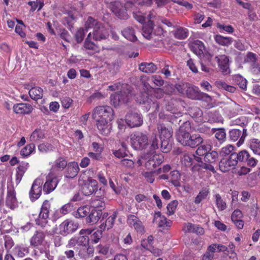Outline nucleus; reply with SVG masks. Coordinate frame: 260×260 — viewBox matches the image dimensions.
<instances>
[{
  "label": "nucleus",
  "instance_id": "f257e3e1",
  "mask_svg": "<svg viewBox=\"0 0 260 260\" xmlns=\"http://www.w3.org/2000/svg\"><path fill=\"white\" fill-rule=\"evenodd\" d=\"M157 129L160 140V150L167 153L171 149V139L173 135V129L170 126H166L163 123L157 124Z\"/></svg>",
  "mask_w": 260,
  "mask_h": 260
},
{
  "label": "nucleus",
  "instance_id": "f03ea898",
  "mask_svg": "<svg viewBox=\"0 0 260 260\" xmlns=\"http://www.w3.org/2000/svg\"><path fill=\"white\" fill-rule=\"evenodd\" d=\"M92 117L95 120L112 121L114 117V112L110 106H98L93 109Z\"/></svg>",
  "mask_w": 260,
  "mask_h": 260
},
{
  "label": "nucleus",
  "instance_id": "7ed1b4c3",
  "mask_svg": "<svg viewBox=\"0 0 260 260\" xmlns=\"http://www.w3.org/2000/svg\"><path fill=\"white\" fill-rule=\"evenodd\" d=\"M143 159L145 161V168L153 171H154V169L164 161V158L161 155L153 153L146 154Z\"/></svg>",
  "mask_w": 260,
  "mask_h": 260
},
{
  "label": "nucleus",
  "instance_id": "20e7f679",
  "mask_svg": "<svg viewBox=\"0 0 260 260\" xmlns=\"http://www.w3.org/2000/svg\"><path fill=\"white\" fill-rule=\"evenodd\" d=\"M90 234V232L89 230L82 229L80 231V236L72 238L67 245V247L72 248L76 246H87L89 244V237L87 235H84L85 234Z\"/></svg>",
  "mask_w": 260,
  "mask_h": 260
},
{
  "label": "nucleus",
  "instance_id": "39448f33",
  "mask_svg": "<svg viewBox=\"0 0 260 260\" xmlns=\"http://www.w3.org/2000/svg\"><path fill=\"white\" fill-rule=\"evenodd\" d=\"M131 144L133 148L136 150L145 149L148 145V137L146 134L137 132L131 135Z\"/></svg>",
  "mask_w": 260,
  "mask_h": 260
},
{
  "label": "nucleus",
  "instance_id": "423d86ee",
  "mask_svg": "<svg viewBox=\"0 0 260 260\" xmlns=\"http://www.w3.org/2000/svg\"><path fill=\"white\" fill-rule=\"evenodd\" d=\"M237 153H232L228 158H223L219 163V170L222 172H226L235 168L238 164Z\"/></svg>",
  "mask_w": 260,
  "mask_h": 260
},
{
  "label": "nucleus",
  "instance_id": "0eeeda50",
  "mask_svg": "<svg viewBox=\"0 0 260 260\" xmlns=\"http://www.w3.org/2000/svg\"><path fill=\"white\" fill-rule=\"evenodd\" d=\"M78 228V223L71 219H67L58 226V233L63 236H66L74 233Z\"/></svg>",
  "mask_w": 260,
  "mask_h": 260
},
{
  "label": "nucleus",
  "instance_id": "6e6552de",
  "mask_svg": "<svg viewBox=\"0 0 260 260\" xmlns=\"http://www.w3.org/2000/svg\"><path fill=\"white\" fill-rule=\"evenodd\" d=\"M50 207L51 205L48 201L45 200L43 203L38 218L36 220V224L42 228L46 226L48 222L47 219L49 217Z\"/></svg>",
  "mask_w": 260,
  "mask_h": 260
},
{
  "label": "nucleus",
  "instance_id": "1a4fd4ad",
  "mask_svg": "<svg viewBox=\"0 0 260 260\" xmlns=\"http://www.w3.org/2000/svg\"><path fill=\"white\" fill-rule=\"evenodd\" d=\"M60 180V177L52 173H49L46 176V182L43 185V191L45 194H49L53 191L57 187Z\"/></svg>",
  "mask_w": 260,
  "mask_h": 260
},
{
  "label": "nucleus",
  "instance_id": "9d476101",
  "mask_svg": "<svg viewBox=\"0 0 260 260\" xmlns=\"http://www.w3.org/2000/svg\"><path fill=\"white\" fill-rule=\"evenodd\" d=\"M6 206L11 210H14L18 207L16 192L13 185L7 186Z\"/></svg>",
  "mask_w": 260,
  "mask_h": 260
},
{
  "label": "nucleus",
  "instance_id": "9b49d317",
  "mask_svg": "<svg viewBox=\"0 0 260 260\" xmlns=\"http://www.w3.org/2000/svg\"><path fill=\"white\" fill-rule=\"evenodd\" d=\"M109 8L113 13L121 19H126L128 17L125 7L119 1L110 3Z\"/></svg>",
  "mask_w": 260,
  "mask_h": 260
},
{
  "label": "nucleus",
  "instance_id": "f8f14e48",
  "mask_svg": "<svg viewBox=\"0 0 260 260\" xmlns=\"http://www.w3.org/2000/svg\"><path fill=\"white\" fill-rule=\"evenodd\" d=\"M43 181L41 179L37 178L32 183L31 188L29 191V197L32 202L38 199L42 191Z\"/></svg>",
  "mask_w": 260,
  "mask_h": 260
},
{
  "label": "nucleus",
  "instance_id": "ddd939ff",
  "mask_svg": "<svg viewBox=\"0 0 260 260\" xmlns=\"http://www.w3.org/2000/svg\"><path fill=\"white\" fill-rule=\"evenodd\" d=\"M185 94L187 98L192 100H200L205 97L210 99L208 94L201 92L197 87L189 83L186 88Z\"/></svg>",
  "mask_w": 260,
  "mask_h": 260
},
{
  "label": "nucleus",
  "instance_id": "4468645a",
  "mask_svg": "<svg viewBox=\"0 0 260 260\" xmlns=\"http://www.w3.org/2000/svg\"><path fill=\"white\" fill-rule=\"evenodd\" d=\"M125 121L131 128L139 127L143 123L142 117L135 112L127 113L125 116Z\"/></svg>",
  "mask_w": 260,
  "mask_h": 260
},
{
  "label": "nucleus",
  "instance_id": "2eb2a0df",
  "mask_svg": "<svg viewBox=\"0 0 260 260\" xmlns=\"http://www.w3.org/2000/svg\"><path fill=\"white\" fill-rule=\"evenodd\" d=\"M81 181L82 180L79 179V183L82 185V192L85 196H90L97 191L98 183L95 180L90 179L86 182L83 180V183H82Z\"/></svg>",
  "mask_w": 260,
  "mask_h": 260
},
{
  "label": "nucleus",
  "instance_id": "dca6fc26",
  "mask_svg": "<svg viewBox=\"0 0 260 260\" xmlns=\"http://www.w3.org/2000/svg\"><path fill=\"white\" fill-rule=\"evenodd\" d=\"M46 232L41 230H36L29 240L30 245L34 248L43 245L45 242Z\"/></svg>",
  "mask_w": 260,
  "mask_h": 260
},
{
  "label": "nucleus",
  "instance_id": "f3484780",
  "mask_svg": "<svg viewBox=\"0 0 260 260\" xmlns=\"http://www.w3.org/2000/svg\"><path fill=\"white\" fill-rule=\"evenodd\" d=\"M247 136V129L243 128L242 131L238 129H232L229 132V137L231 141L233 142L238 140V146L242 145Z\"/></svg>",
  "mask_w": 260,
  "mask_h": 260
},
{
  "label": "nucleus",
  "instance_id": "a211bd4d",
  "mask_svg": "<svg viewBox=\"0 0 260 260\" xmlns=\"http://www.w3.org/2000/svg\"><path fill=\"white\" fill-rule=\"evenodd\" d=\"M237 156L238 162L245 163L248 167H254L258 162V160L254 157H251L246 150H242L237 153Z\"/></svg>",
  "mask_w": 260,
  "mask_h": 260
},
{
  "label": "nucleus",
  "instance_id": "6ab92c4d",
  "mask_svg": "<svg viewBox=\"0 0 260 260\" xmlns=\"http://www.w3.org/2000/svg\"><path fill=\"white\" fill-rule=\"evenodd\" d=\"M67 164V161L63 157H59L54 161L49 173L61 177V172L66 168Z\"/></svg>",
  "mask_w": 260,
  "mask_h": 260
},
{
  "label": "nucleus",
  "instance_id": "aec40b11",
  "mask_svg": "<svg viewBox=\"0 0 260 260\" xmlns=\"http://www.w3.org/2000/svg\"><path fill=\"white\" fill-rule=\"evenodd\" d=\"M92 35L94 41H100L108 38L109 34L108 30L101 23L94 27Z\"/></svg>",
  "mask_w": 260,
  "mask_h": 260
},
{
  "label": "nucleus",
  "instance_id": "412c9836",
  "mask_svg": "<svg viewBox=\"0 0 260 260\" xmlns=\"http://www.w3.org/2000/svg\"><path fill=\"white\" fill-rule=\"evenodd\" d=\"M190 128V123L188 122H184L183 124L180 126L178 133L176 134V139L178 142L183 146H186L190 136L189 132L185 129V127Z\"/></svg>",
  "mask_w": 260,
  "mask_h": 260
},
{
  "label": "nucleus",
  "instance_id": "4be33fe9",
  "mask_svg": "<svg viewBox=\"0 0 260 260\" xmlns=\"http://www.w3.org/2000/svg\"><path fill=\"white\" fill-rule=\"evenodd\" d=\"M127 222L128 225L131 227H133L138 233L143 234L145 233L144 226L137 216L132 214L128 215L127 216Z\"/></svg>",
  "mask_w": 260,
  "mask_h": 260
},
{
  "label": "nucleus",
  "instance_id": "5701e85b",
  "mask_svg": "<svg viewBox=\"0 0 260 260\" xmlns=\"http://www.w3.org/2000/svg\"><path fill=\"white\" fill-rule=\"evenodd\" d=\"M33 109L32 106L28 103H17L13 106V112L18 114H29L31 113Z\"/></svg>",
  "mask_w": 260,
  "mask_h": 260
},
{
  "label": "nucleus",
  "instance_id": "b1692460",
  "mask_svg": "<svg viewBox=\"0 0 260 260\" xmlns=\"http://www.w3.org/2000/svg\"><path fill=\"white\" fill-rule=\"evenodd\" d=\"M64 176L66 178L72 179L75 178L79 171V167L78 162L73 161L70 162L66 167Z\"/></svg>",
  "mask_w": 260,
  "mask_h": 260
},
{
  "label": "nucleus",
  "instance_id": "393cba45",
  "mask_svg": "<svg viewBox=\"0 0 260 260\" xmlns=\"http://www.w3.org/2000/svg\"><path fill=\"white\" fill-rule=\"evenodd\" d=\"M96 125L100 133L104 136L108 135L112 129L110 123L111 121L109 120H95Z\"/></svg>",
  "mask_w": 260,
  "mask_h": 260
},
{
  "label": "nucleus",
  "instance_id": "a878e982",
  "mask_svg": "<svg viewBox=\"0 0 260 260\" xmlns=\"http://www.w3.org/2000/svg\"><path fill=\"white\" fill-rule=\"evenodd\" d=\"M83 49L87 51V53L90 54L99 50L98 46L94 42L91 41V33L89 32L84 42Z\"/></svg>",
  "mask_w": 260,
  "mask_h": 260
},
{
  "label": "nucleus",
  "instance_id": "bb28decb",
  "mask_svg": "<svg viewBox=\"0 0 260 260\" xmlns=\"http://www.w3.org/2000/svg\"><path fill=\"white\" fill-rule=\"evenodd\" d=\"M29 167V164L22 161L17 168L16 174V182L18 184L21 181L24 174Z\"/></svg>",
  "mask_w": 260,
  "mask_h": 260
},
{
  "label": "nucleus",
  "instance_id": "cd10ccee",
  "mask_svg": "<svg viewBox=\"0 0 260 260\" xmlns=\"http://www.w3.org/2000/svg\"><path fill=\"white\" fill-rule=\"evenodd\" d=\"M203 142V139L199 134L190 135L186 146L191 148H195L202 144Z\"/></svg>",
  "mask_w": 260,
  "mask_h": 260
},
{
  "label": "nucleus",
  "instance_id": "c85d7f7f",
  "mask_svg": "<svg viewBox=\"0 0 260 260\" xmlns=\"http://www.w3.org/2000/svg\"><path fill=\"white\" fill-rule=\"evenodd\" d=\"M102 215V209L99 210L93 209L86 218V221L87 223L92 224L96 223L101 218Z\"/></svg>",
  "mask_w": 260,
  "mask_h": 260
},
{
  "label": "nucleus",
  "instance_id": "c756f323",
  "mask_svg": "<svg viewBox=\"0 0 260 260\" xmlns=\"http://www.w3.org/2000/svg\"><path fill=\"white\" fill-rule=\"evenodd\" d=\"M191 50L198 56H201L204 54L205 46L204 43L200 40L194 41L190 46Z\"/></svg>",
  "mask_w": 260,
  "mask_h": 260
},
{
  "label": "nucleus",
  "instance_id": "7c9ffc66",
  "mask_svg": "<svg viewBox=\"0 0 260 260\" xmlns=\"http://www.w3.org/2000/svg\"><path fill=\"white\" fill-rule=\"evenodd\" d=\"M218 66L222 72L226 73L229 69V58L225 55L216 56Z\"/></svg>",
  "mask_w": 260,
  "mask_h": 260
},
{
  "label": "nucleus",
  "instance_id": "2f4dec72",
  "mask_svg": "<svg viewBox=\"0 0 260 260\" xmlns=\"http://www.w3.org/2000/svg\"><path fill=\"white\" fill-rule=\"evenodd\" d=\"M153 222L156 223L159 227L170 226V222L167 220L166 217L161 215L160 212H157L155 213Z\"/></svg>",
  "mask_w": 260,
  "mask_h": 260
},
{
  "label": "nucleus",
  "instance_id": "473e14b6",
  "mask_svg": "<svg viewBox=\"0 0 260 260\" xmlns=\"http://www.w3.org/2000/svg\"><path fill=\"white\" fill-rule=\"evenodd\" d=\"M194 155L191 153H184L181 157V163L186 168H190L194 164Z\"/></svg>",
  "mask_w": 260,
  "mask_h": 260
},
{
  "label": "nucleus",
  "instance_id": "72a5a7b5",
  "mask_svg": "<svg viewBox=\"0 0 260 260\" xmlns=\"http://www.w3.org/2000/svg\"><path fill=\"white\" fill-rule=\"evenodd\" d=\"M117 214L118 212L117 211L114 212L112 215H110L109 217L107 218L105 221V222H103L100 225V228L104 230H108L111 229L114 225L115 220L117 216Z\"/></svg>",
  "mask_w": 260,
  "mask_h": 260
},
{
  "label": "nucleus",
  "instance_id": "f704fd0d",
  "mask_svg": "<svg viewBox=\"0 0 260 260\" xmlns=\"http://www.w3.org/2000/svg\"><path fill=\"white\" fill-rule=\"evenodd\" d=\"M154 23L152 20H148L147 24H144L142 28V35L148 40L151 38L153 29Z\"/></svg>",
  "mask_w": 260,
  "mask_h": 260
},
{
  "label": "nucleus",
  "instance_id": "c9c22d12",
  "mask_svg": "<svg viewBox=\"0 0 260 260\" xmlns=\"http://www.w3.org/2000/svg\"><path fill=\"white\" fill-rule=\"evenodd\" d=\"M190 115L197 122H202L203 121V112L199 107H192L189 111Z\"/></svg>",
  "mask_w": 260,
  "mask_h": 260
},
{
  "label": "nucleus",
  "instance_id": "e433bc0d",
  "mask_svg": "<svg viewBox=\"0 0 260 260\" xmlns=\"http://www.w3.org/2000/svg\"><path fill=\"white\" fill-rule=\"evenodd\" d=\"M30 98L35 101L41 99L43 96V90L40 87H31L29 91Z\"/></svg>",
  "mask_w": 260,
  "mask_h": 260
},
{
  "label": "nucleus",
  "instance_id": "4c0bfd02",
  "mask_svg": "<svg viewBox=\"0 0 260 260\" xmlns=\"http://www.w3.org/2000/svg\"><path fill=\"white\" fill-rule=\"evenodd\" d=\"M157 69L156 66L152 62H142L139 66L140 70L146 73H153Z\"/></svg>",
  "mask_w": 260,
  "mask_h": 260
},
{
  "label": "nucleus",
  "instance_id": "58836bf2",
  "mask_svg": "<svg viewBox=\"0 0 260 260\" xmlns=\"http://www.w3.org/2000/svg\"><path fill=\"white\" fill-rule=\"evenodd\" d=\"M214 137L218 143L221 145L226 140V134L223 128H220L215 130L214 132Z\"/></svg>",
  "mask_w": 260,
  "mask_h": 260
},
{
  "label": "nucleus",
  "instance_id": "ea45409f",
  "mask_svg": "<svg viewBox=\"0 0 260 260\" xmlns=\"http://www.w3.org/2000/svg\"><path fill=\"white\" fill-rule=\"evenodd\" d=\"M121 32L123 36L130 41L135 42L137 40L135 30L132 27H127L124 29Z\"/></svg>",
  "mask_w": 260,
  "mask_h": 260
},
{
  "label": "nucleus",
  "instance_id": "a19ab883",
  "mask_svg": "<svg viewBox=\"0 0 260 260\" xmlns=\"http://www.w3.org/2000/svg\"><path fill=\"white\" fill-rule=\"evenodd\" d=\"M180 174L177 170H174L170 173V182L176 187L181 186Z\"/></svg>",
  "mask_w": 260,
  "mask_h": 260
},
{
  "label": "nucleus",
  "instance_id": "79ce46f5",
  "mask_svg": "<svg viewBox=\"0 0 260 260\" xmlns=\"http://www.w3.org/2000/svg\"><path fill=\"white\" fill-rule=\"evenodd\" d=\"M189 35V31L187 28L181 26H178L174 32L175 38L182 40L186 38Z\"/></svg>",
  "mask_w": 260,
  "mask_h": 260
},
{
  "label": "nucleus",
  "instance_id": "37998d69",
  "mask_svg": "<svg viewBox=\"0 0 260 260\" xmlns=\"http://www.w3.org/2000/svg\"><path fill=\"white\" fill-rule=\"evenodd\" d=\"M215 41L219 45L222 46H229L233 42V39L231 37H223L221 35H217L215 36Z\"/></svg>",
  "mask_w": 260,
  "mask_h": 260
},
{
  "label": "nucleus",
  "instance_id": "c03bdc74",
  "mask_svg": "<svg viewBox=\"0 0 260 260\" xmlns=\"http://www.w3.org/2000/svg\"><path fill=\"white\" fill-rule=\"evenodd\" d=\"M90 209L88 206L80 207L76 211L74 212V216L76 218L86 217L90 213Z\"/></svg>",
  "mask_w": 260,
  "mask_h": 260
},
{
  "label": "nucleus",
  "instance_id": "a18cd8bd",
  "mask_svg": "<svg viewBox=\"0 0 260 260\" xmlns=\"http://www.w3.org/2000/svg\"><path fill=\"white\" fill-rule=\"evenodd\" d=\"M121 147L117 150H113V154L117 158H123L127 155L128 150L126 145L122 142Z\"/></svg>",
  "mask_w": 260,
  "mask_h": 260
},
{
  "label": "nucleus",
  "instance_id": "49530a36",
  "mask_svg": "<svg viewBox=\"0 0 260 260\" xmlns=\"http://www.w3.org/2000/svg\"><path fill=\"white\" fill-rule=\"evenodd\" d=\"M35 150V145L31 143L26 145L20 151V154L23 157H27L29 156Z\"/></svg>",
  "mask_w": 260,
  "mask_h": 260
},
{
  "label": "nucleus",
  "instance_id": "de8ad7c7",
  "mask_svg": "<svg viewBox=\"0 0 260 260\" xmlns=\"http://www.w3.org/2000/svg\"><path fill=\"white\" fill-rule=\"evenodd\" d=\"M45 138V133L43 130L41 129H35L30 136V140L37 142Z\"/></svg>",
  "mask_w": 260,
  "mask_h": 260
},
{
  "label": "nucleus",
  "instance_id": "09e8293b",
  "mask_svg": "<svg viewBox=\"0 0 260 260\" xmlns=\"http://www.w3.org/2000/svg\"><path fill=\"white\" fill-rule=\"evenodd\" d=\"M218 153L215 151H212L208 152L204 156V160L206 162L212 164L214 163L218 159Z\"/></svg>",
  "mask_w": 260,
  "mask_h": 260
},
{
  "label": "nucleus",
  "instance_id": "8fccbe9b",
  "mask_svg": "<svg viewBox=\"0 0 260 260\" xmlns=\"http://www.w3.org/2000/svg\"><path fill=\"white\" fill-rule=\"evenodd\" d=\"M27 4L31 7L30 11L34 12L38 7V11H40L44 6V0H36V1H29Z\"/></svg>",
  "mask_w": 260,
  "mask_h": 260
},
{
  "label": "nucleus",
  "instance_id": "3c124183",
  "mask_svg": "<svg viewBox=\"0 0 260 260\" xmlns=\"http://www.w3.org/2000/svg\"><path fill=\"white\" fill-rule=\"evenodd\" d=\"M249 147L256 154L260 155V141L257 139L251 140Z\"/></svg>",
  "mask_w": 260,
  "mask_h": 260
},
{
  "label": "nucleus",
  "instance_id": "603ef678",
  "mask_svg": "<svg viewBox=\"0 0 260 260\" xmlns=\"http://www.w3.org/2000/svg\"><path fill=\"white\" fill-rule=\"evenodd\" d=\"M87 31V29H85L83 27H80L77 29L75 34V38L78 43H81L83 41Z\"/></svg>",
  "mask_w": 260,
  "mask_h": 260
},
{
  "label": "nucleus",
  "instance_id": "864d4df0",
  "mask_svg": "<svg viewBox=\"0 0 260 260\" xmlns=\"http://www.w3.org/2000/svg\"><path fill=\"white\" fill-rule=\"evenodd\" d=\"M216 85L219 88L224 89L231 93H234L236 90V88L234 86L228 85L223 81H217Z\"/></svg>",
  "mask_w": 260,
  "mask_h": 260
},
{
  "label": "nucleus",
  "instance_id": "5fc2aeb1",
  "mask_svg": "<svg viewBox=\"0 0 260 260\" xmlns=\"http://www.w3.org/2000/svg\"><path fill=\"white\" fill-rule=\"evenodd\" d=\"M54 146L49 143H43L38 145V149L42 153H48L54 150Z\"/></svg>",
  "mask_w": 260,
  "mask_h": 260
},
{
  "label": "nucleus",
  "instance_id": "6e6d98bb",
  "mask_svg": "<svg viewBox=\"0 0 260 260\" xmlns=\"http://www.w3.org/2000/svg\"><path fill=\"white\" fill-rule=\"evenodd\" d=\"M211 149V146L209 144L201 145L196 150V153L199 156L205 155Z\"/></svg>",
  "mask_w": 260,
  "mask_h": 260
},
{
  "label": "nucleus",
  "instance_id": "4d7b16f0",
  "mask_svg": "<svg viewBox=\"0 0 260 260\" xmlns=\"http://www.w3.org/2000/svg\"><path fill=\"white\" fill-rule=\"evenodd\" d=\"M151 153H154L155 151L159 147L158 139L157 138L156 134H153L152 138L150 141Z\"/></svg>",
  "mask_w": 260,
  "mask_h": 260
},
{
  "label": "nucleus",
  "instance_id": "13d9d810",
  "mask_svg": "<svg viewBox=\"0 0 260 260\" xmlns=\"http://www.w3.org/2000/svg\"><path fill=\"white\" fill-rule=\"evenodd\" d=\"M153 241V237L152 235L149 236L147 239L141 241V246L145 249L150 250L152 248Z\"/></svg>",
  "mask_w": 260,
  "mask_h": 260
},
{
  "label": "nucleus",
  "instance_id": "bf43d9fd",
  "mask_svg": "<svg viewBox=\"0 0 260 260\" xmlns=\"http://www.w3.org/2000/svg\"><path fill=\"white\" fill-rule=\"evenodd\" d=\"M216 198V204L218 210L223 211L226 208V203L222 200L221 197L219 194L215 195Z\"/></svg>",
  "mask_w": 260,
  "mask_h": 260
},
{
  "label": "nucleus",
  "instance_id": "052dcab7",
  "mask_svg": "<svg viewBox=\"0 0 260 260\" xmlns=\"http://www.w3.org/2000/svg\"><path fill=\"white\" fill-rule=\"evenodd\" d=\"M150 82L153 83L156 86H161L164 84V81L159 75H153L148 79Z\"/></svg>",
  "mask_w": 260,
  "mask_h": 260
},
{
  "label": "nucleus",
  "instance_id": "680f3d73",
  "mask_svg": "<svg viewBox=\"0 0 260 260\" xmlns=\"http://www.w3.org/2000/svg\"><path fill=\"white\" fill-rule=\"evenodd\" d=\"M208 194V191L206 189L201 190L197 196L195 198L194 202L196 204H199L201 201L206 198Z\"/></svg>",
  "mask_w": 260,
  "mask_h": 260
},
{
  "label": "nucleus",
  "instance_id": "e2e57ef3",
  "mask_svg": "<svg viewBox=\"0 0 260 260\" xmlns=\"http://www.w3.org/2000/svg\"><path fill=\"white\" fill-rule=\"evenodd\" d=\"M90 206L93 208H101L102 209L105 208V203L101 199H95L91 201Z\"/></svg>",
  "mask_w": 260,
  "mask_h": 260
},
{
  "label": "nucleus",
  "instance_id": "0e129e2a",
  "mask_svg": "<svg viewBox=\"0 0 260 260\" xmlns=\"http://www.w3.org/2000/svg\"><path fill=\"white\" fill-rule=\"evenodd\" d=\"M178 204V202L177 200H173L168 204L167 208L169 215H172L175 212Z\"/></svg>",
  "mask_w": 260,
  "mask_h": 260
},
{
  "label": "nucleus",
  "instance_id": "69168bd1",
  "mask_svg": "<svg viewBox=\"0 0 260 260\" xmlns=\"http://www.w3.org/2000/svg\"><path fill=\"white\" fill-rule=\"evenodd\" d=\"M98 24H101V23L98 22L96 20L91 17H88L85 23V29L88 30V29L92 27L94 28V27H95V25H98Z\"/></svg>",
  "mask_w": 260,
  "mask_h": 260
},
{
  "label": "nucleus",
  "instance_id": "338daca9",
  "mask_svg": "<svg viewBox=\"0 0 260 260\" xmlns=\"http://www.w3.org/2000/svg\"><path fill=\"white\" fill-rule=\"evenodd\" d=\"M155 171H150L149 172H143L142 173V175L145 178V179L149 182V183H153L154 181V172Z\"/></svg>",
  "mask_w": 260,
  "mask_h": 260
},
{
  "label": "nucleus",
  "instance_id": "774afa93",
  "mask_svg": "<svg viewBox=\"0 0 260 260\" xmlns=\"http://www.w3.org/2000/svg\"><path fill=\"white\" fill-rule=\"evenodd\" d=\"M74 248L76 249V252H78V254L80 258H86V246H76L74 247Z\"/></svg>",
  "mask_w": 260,
  "mask_h": 260
}]
</instances>
